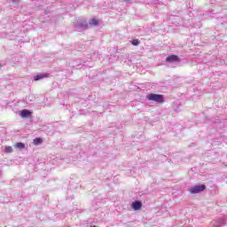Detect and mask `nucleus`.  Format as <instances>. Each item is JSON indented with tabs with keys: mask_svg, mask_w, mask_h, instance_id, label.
<instances>
[{
	"mask_svg": "<svg viewBox=\"0 0 227 227\" xmlns=\"http://www.w3.org/2000/svg\"><path fill=\"white\" fill-rule=\"evenodd\" d=\"M146 98L147 100L157 102L158 104H162V102H164V97L159 94H149L146 96Z\"/></svg>",
	"mask_w": 227,
	"mask_h": 227,
	"instance_id": "f257e3e1",
	"label": "nucleus"
},
{
	"mask_svg": "<svg viewBox=\"0 0 227 227\" xmlns=\"http://www.w3.org/2000/svg\"><path fill=\"white\" fill-rule=\"evenodd\" d=\"M207 189V186L205 184H200L197 186H193L190 189L191 194H198L200 192H203Z\"/></svg>",
	"mask_w": 227,
	"mask_h": 227,
	"instance_id": "f03ea898",
	"label": "nucleus"
},
{
	"mask_svg": "<svg viewBox=\"0 0 227 227\" xmlns=\"http://www.w3.org/2000/svg\"><path fill=\"white\" fill-rule=\"evenodd\" d=\"M175 61L180 62V58L176 55H170L166 59L167 63H174Z\"/></svg>",
	"mask_w": 227,
	"mask_h": 227,
	"instance_id": "7ed1b4c3",
	"label": "nucleus"
},
{
	"mask_svg": "<svg viewBox=\"0 0 227 227\" xmlns=\"http://www.w3.org/2000/svg\"><path fill=\"white\" fill-rule=\"evenodd\" d=\"M32 114H33L29 112V110L24 109L20 111V118H31Z\"/></svg>",
	"mask_w": 227,
	"mask_h": 227,
	"instance_id": "20e7f679",
	"label": "nucleus"
},
{
	"mask_svg": "<svg viewBox=\"0 0 227 227\" xmlns=\"http://www.w3.org/2000/svg\"><path fill=\"white\" fill-rule=\"evenodd\" d=\"M142 207H143V203H141V201L136 200L132 203L133 210H141Z\"/></svg>",
	"mask_w": 227,
	"mask_h": 227,
	"instance_id": "39448f33",
	"label": "nucleus"
},
{
	"mask_svg": "<svg viewBox=\"0 0 227 227\" xmlns=\"http://www.w3.org/2000/svg\"><path fill=\"white\" fill-rule=\"evenodd\" d=\"M45 77H49V74H41L35 76V81H40V79H43Z\"/></svg>",
	"mask_w": 227,
	"mask_h": 227,
	"instance_id": "423d86ee",
	"label": "nucleus"
},
{
	"mask_svg": "<svg viewBox=\"0 0 227 227\" xmlns=\"http://www.w3.org/2000/svg\"><path fill=\"white\" fill-rule=\"evenodd\" d=\"M89 24L90 26H98V20H97L96 18H92L90 19Z\"/></svg>",
	"mask_w": 227,
	"mask_h": 227,
	"instance_id": "0eeeda50",
	"label": "nucleus"
},
{
	"mask_svg": "<svg viewBox=\"0 0 227 227\" xmlns=\"http://www.w3.org/2000/svg\"><path fill=\"white\" fill-rule=\"evenodd\" d=\"M43 143V140L40 137H36L34 139V145L35 146H38V145H42Z\"/></svg>",
	"mask_w": 227,
	"mask_h": 227,
	"instance_id": "6e6552de",
	"label": "nucleus"
},
{
	"mask_svg": "<svg viewBox=\"0 0 227 227\" xmlns=\"http://www.w3.org/2000/svg\"><path fill=\"white\" fill-rule=\"evenodd\" d=\"M15 148H18V150H24V148H26V145L23 143H17L15 145Z\"/></svg>",
	"mask_w": 227,
	"mask_h": 227,
	"instance_id": "1a4fd4ad",
	"label": "nucleus"
},
{
	"mask_svg": "<svg viewBox=\"0 0 227 227\" xmlns=\"http://www.w3.org/2000/svg\"><path fill=\"white\" fill-rule=\"evenodd\" d=\"M12 152H13V147L12 146L5 147V153H12Z\"/></svg>",
	"mask_w": 227,
	"mask_h": 227,
	"instance_id": "9d476101",
	"label": "nucleus"
},
{
	"mask_svg": "<svg viewBox=\"0 0 227 227\" xmlns=\"http://www.w3.org/2000/svg\"><path fill=\"white\" fill-rule=\"evenodd\" d=\"M132 45H139V43H141V42H139L137 39H134L133 41H131Z\"/></svg>",
	"mask_w": 227,
	"mask_h": 227,
	"instance_id": "9b49d317",
	"label": "nucleus"
},
{
	"mask_svg": "<svg viewBox=\"0 0 227 227\" xmlns=\"http://www.w3.org/2000/svg\"><path fill=\"white\" fill-rule=\"evenodd\" d=\"M3 67V66L0 64V68H2Z\"/></svg>",
	"mask_w": 227,
	"mask_h": 227,
	"instance_id": "f8f14e48",
	"label": "nucleus"
},
{
	"mask_svg": "<svg viewBox=\"0 0 227 227\" xmlns=\"http://www.w3.org/2000/svg\"><path fill=\"white\" fill-rule=\"evenodd\" d=\"M12 1H17V0H12Z\"/></svg>",
	"mask_w": 227,
	"mask_h": 227,
	"instance_id": "ddd939ff",
	"label": "nucleus"
}]
</instances>
